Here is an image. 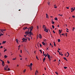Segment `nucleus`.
Masks as SVG:
<instances>
[{"label": "nucleus", "instance_id": "obj_37", "mask_svg": "<svg viewBox=\"0 0 75 75\" xmlns=\"http://www.w3.org/2000/svg\"><path fill=\"white\" fill-rule=\"evenodd\" d=\"M72 18H75V16H72Z\"/></svg>", "mask_w": 75, "mask_h": 75}, {"label": "nucleus", "instance_id": "obj_11", "mask_svg": "<svg viewBox=\"0 0 75 75\" xmlns=\"http://www.w3.org/2000/svg\"><path fill=\"white\" fill-rule=\"evenodd\" d=\"M27 27H25V28H23V30H26V29H27Z\"/></svg>", "mask_w": 75, "mask_h": 75}, {"label": "nucleus", "instance_id": "obj_59", "mask_svg": "<svg viewBox=\"0 0 75 75\" xmlns=\"http://www.w3.org/2000/svg\"><path fill=\"white\" fill-rule=\"evenodd\" d=\"M21 53H22V51L21 50Z\"/></svg>", "mask_w": 75, "mask_h": 75}, {"label": "nucleus", "instance_id": "obj_55", "mask_svg": "<svg viewBox=\"0 0 75 75\" xmlns=\"http://www.w3.org/2000/svg\"><path fill=\"white\" fill-rule=\"evenodd\" d=\"M24 36L25 37V38H27L26 37V36H25V35H24Z\"/></svg>", "mask_w": 75, "mask_h": 75}, {"label": "nucleus", "instance_id": "obj_49", "mask_svg": "<svg viewBox=\"0 0 75 75\" xmlns=\"http://www.w3.org/2000/svg\"><path fill=\"white\" fill-rule=\"evenodd\" d=\"M53 32L54 33H55V32H54V30H53Z\"/></svg>", "mask_w": 75, "mask_h": 75}, {"label": "nucleus", "instance_id": "obj_62", "mask_svg": "<svg viewBox=\"0 0 75 75\" xmlns=\"http://www.w3.org/2000/svg\"><path fill=\"white\" fill-rule=\"evenodd\" d=\"M58 50H60V48H59V49H58Z\"/></svg>", "mask_w": 75, "mask_h": 75}, {"label": "nucleus", "instance_id": "obj_33", "mask_svg": "<svg viewBox=\"0 0 75 75\" xmlns=\"http://www.w3.org/2000/svg\"><path fill=\"white\" fill-rule=\"evenodd\" d=\"M40 47H42V46L41 45L40 43Z\"/></svg>", "mask_w": 75, "mask_h": 75}, {"label": "nucleus", "instance_id": "obj_44", "mask_svg": "<svg viewBox=\"0 0 75 75\" xmlns=\"http://www.w3.org/2000/svg\"><path fill=\"white\" fill-rule=\"evenodd\" d=\"M37 29H38V30L39 27H38V26H37Z\"/></svg>", "mask_w": 75, "mask_h": 75}, {"label": "nucleus", "instance_id": "obj_32", "mask_svg": "<svg viewBox=\"0 0 75 75\" xmlns=\"http://www.w3.org/2000/svg\"><path fill=\"white\" fill-rule=\"evenodd\" d=\"M7 63H8V64H10V62L8 61V60L7 61Z\"/></svg>", "mask_w": 75, "mask_h": 75}, {"label": "nucleus", "instance_id": "obj_24", "mask_svg": "<svg viewBox=\"0 0 75 75\" xmlns=\"http://www.w3.org/2000/svg\"><path fill=\"white\" fill-rule=\"evenodd\" d=\"M4 34H3L2 33H1L0 35V37L2 35H3Z\"/></svg>", "mask_w": 75, "mask_h": 75}, {"label": "nucleus", "instance_id": "obj_34", "mask_svg": "<svg viewBox=\"0 0 75 75\" xmlns=\"http://www.w3.org/2000/svg\"><path fill=\"white\" fill-rule=\"evenodd\" d=\"M4 61H3V62H2V64H4Z\"/></svg>", "mask_w": 75, "mask_h": 75}, {"label": "nucleus", "instance_id": "obj_31", "mask_svg": "<svg viewBox=\"0 0 75 75\" xmlns=\"http://www.w3.org/2000/svg\"><path fill=\"white\" fill-rule=\"evenodd\" d=\"M33 65V64L32 63H31L30 65H29V66H32Z\"/></svg>", "mask_w": 75, "mask_h": 75}, {"label": "nucleus", "instance_id": "obj_60", "mask_svg": "<svg viewBox=\"0 0 75 75\" xmlns=\"http://www.w3.org/2000/svg\"><path fill=\"white\" fill-rule=\"evenodd\" d=\"M66 8H67V9H69V7H66Z\"/></svg>", "mask_w": 75, "mask_h": 75}, {"label": "nucleus", "instance_id": "obj_10", "mask_svg": "<svg viewBox=\"0 0 75 75\" xmlns=\"http://www.w3.org/2000/svg\"><path fill=\"white\" fill-rule=\"evenodd\" d=\"M38 73V72L37 71V70L35 72V75L37 74Z\"/></svg>", "mask_w": 75, "mask_h": 75}, {"label": "nucleus", "instance_id": "obj_16", "mask_svg": "<svg viewBox=\"0 0 75 75\" xmlns=\"http://www.w3.org/2000/svg\"><path fill=\"white\" fill-rule=\"evenodd\" d=\"M28 67H30V68H32V66L28 65Z\"/></svg>", "mask_w": 75, "mask_h": 75}, {"label": "nucleus", "instance_id": "obj_20", "mask_svg": "<svg viewBox=\"0 0 75 75\" xmlns=\"http://www.w3.org/2000/svg\"><path fill=\"white\" fill-rule=\"evenodd\" d=\"M26 69H25V70H24V71H23V73H25V71H26Z\"/></svg>", "mask_w": 75, "mask_h": 75}, {"label": "nucleus", "instance_id": "obj_30", "mask_svg": "<svg viewBox=\"0 0 75 75\" xmlns=\"http://www.w3.org/2000/svg\"><path fill=\"white\" fill-rule=\"evenodd\" d=\"M74 29H75V28H73V29H72V30L73 31H74Z\"/></svg>", "mask_w": 75, "mask_h": 75}, {"label": "nucleus", "instance_id": "obj_9", "mask_svg": "<svg viewBox=\"0 0 75 75\" xmlns=\"http://www.w3.org/2000/svg\"><path fill=\"white\" fill-rule=\"evenodd\" d=\"M58 18H57V17H55V18H54V19H55V20H56V21H58Z\"/></svg>", "mask_w": 75, "mask_h": 75}, {"label": "nucleus", "instance_id": "obj_48", "mask_svg": "<svg viewBox=\"0 0 75 75\" xmlns=\"http://www.w3.org/2000/svg\"><path fill=\"white\" fill-rule=\"evenodd\" d=\"M39 43L37 44L38 47H40L38 45Z\"/></svg>", "mask_w": 75, "mask_h": 75}, {"label": "nucleus", "instance_id": "obj_64", "mask_svg": "<svg viewBox=\"0 0 75 75\" xmlns=\"http://www.w3.org/2000/svg\"><path fill=\"white\" fill-rule=\"evenodd\" d=\"M47 56V54H46L45 55V57H46Z\"/></svg>", "mask_w": 75, "mask_h": 75}, {"label": "nucleus", "instance_id": "obj_5", "mask_svg": "<svg viewBox=\"0 0 75 75\" xmlns=\"http://www.w3.org/2000/svg\"><path fill=\"white\" fill-rule=\"evenodd\" d=\"M44 31H45L46 32H47V33H48V30L46 29V28L44 30Z\"/></svg>", "mask_w": 75, "mask_h": 75}, {"label": "nucleus", "instance_id": "obj_2", "mask_svg": "<svg viewBox=\"0 0 75 75\" xmlns=\"http://www.w3.org/2000/svg\"><path fill=\"white\" fill-rule=\"evenodd\" d=\"M33 28V27L32 26L31 27H30L29 28H27V29H28V32H29V30L30 29V30H31H31H32Z\"/></svg>", "mask_w": 75, "mask_h": 75}, {"label": "nucleus", "instance_id": "obj_4", "mask_svg": "<svg viewBox=\"0 0 75 75\" xmlns=\"http://www.w3.org/2000/svg\"><path fill=\"white\" fill-rule=\"evenodd\" d=\"M38 37L40 38H42L41 35L40 34H39L38 36Z\"/></svg>", "mask_w": 75, "mask_h": 75}, {"label": "nucleus", "instance_id": "obj_8", "mask_svg": "<svg viewBox=\"0 0 75 75\" xmlns=\"http://www.w3.org/2000/svg\"><path fill=\"white\" fill-rule=\"evenodd\" d=\"M42 28H44V29H45L46 28V27L45 25H43Z\"/></svg>", "mask_w": 75, "mask_h": 75}, {"label": "nucleus", "instance_id": "obj_35", "mask_svg": "<svg viewBox=\"0 0 75 75\" xmlns=\"http://www.w3.org/2000/svg\"><path fill=\"white\" fill-rule=\"evenodd\" d=\"M13 60H16V58H13Z\"/></svg>", "mask_w": 75, "mask_h": 75}, {"label": "nucleus", "instance_id": "obj_23", "mask_svg": "<svg viewBox=\"0 0 75 75\" xmlns=\"http://www.w3.org/2000/svg\"><path fill=\"white\" fill-rule=\"evenodd\" d=\"M57 40H58V41L59 42H60V39H58Z\"/></svg>", "mask_w": 75, "mask_h": 75}, {"label": "nucleus", "instance_id": "obj_12", "mask_svg": "<svg viewBox=\"0 0 75 75\" xmlns=\"http://www.w3.org/2000/svg\"><path fill=\"white\" fill-rule=\"evenodd\" d=\"M46 18H48V16L47 13L46 14Z\"/></svg>", "mask_w": 75, "mask_h": 75}, {"label": "nucleus", "instance_id": "obj_51", "mask_svg": "<svg viewBox=\"0 0 75 75\" xmlns=\"http://www.w3.org/2000/svg\"><path fill=\"white\" fill-rule=\"evenodd\" d=\"M18 40L17 39H16V42H18Z\"/></svg>", "mask_w": 75, "mask_h": 75}, {"label": "nucleus", "instance_id": "obj_39", "mask_svg": "<svg viewBox=\"0 0 75 75\" xmlns=\"http://www.w3.org/2000/svg\"><path fill=\"white\" fill-rule=\"evenodd\" d=\"M28 38V40L29 41H30V38Z\"/></svg>", "mask_w": 75, "mask_h": 75}, {"label": "nucleus", "instance_id": "obj_56", "mask_svg": "<svg viewBox=\"0 0 75 75\" xmlns=\"http://www.w3.org/2000/svg\"><path fill=\"white\" fill-rule=\"evenodd\" d=\"M30 70L31 71L32 70V68H30Z\"/></svg>", "mask_w": 75, "mask_h": 75}, {"label": "nucleus", "instance_id": "obj_28", "mask_svg": "<svg viewBox=\"0 0 75 75\" xmlns=\"http://www.w3.org/2000/svg\"><path fill=\"white\" fill-rule=\"evenodd\" d=\"M64 68L65 69H67V67H64Z\"/></svg>", "mask_w": 75, "mask_h": 75}, {"label": "nucleus", "instance_id": "obj_41", "mask_svg": "<svg viewBox=\"0 0 75 75\" xmlns=\"http://www.w3.org/2000/svg\"><path fill=\"white\" fill-rule=\"evenodd\" d=\"M59 31L60 33H62V31H61L60 30H59Z\"/></svg>", "mask_w": 75, "mask_h": 75}, {"label": "nucleus", "instance_id": "obj_57", "mask_svg": "<svg viewBox=\"0 0 75 75\" xmlns=\"http://www.w3.org/2000/svg\"><path fill=\"white\" fill-rule=\"evenodd\" d=\"M19 55L20 57H22L20 54H19Z\"/></svg>", "mask_w": 75, "mask_h": 75}, {"label": "nucleus", "instance_id": "obj_14", "mask_svg": "<svg viewBox=\"0 0 75 75\" xmlns=\"http://www.w3.org/2000/svg\"><path fill=\"white\" fill-rule=\"evenodd\" d=\"M45 57L43 59V61L44 62H45L44 61H45Z\"/></svg>", "mask_w": 75, "mask_h": 75}, {"label": "nucleus", "instance_id": "obj_29", "mask_svg": "<svg viewBox=\"0 0 75 75\" xmlns=\"http://www.w3.org/2000/svg\"><path fill=\"white\" fill-rule=\"evenodd\" d=\"M52 24H54V22H52Z\"/></svg>", "mask_w": 75, "mask_h": 75}, {"label": "nucleus", "instance_id": "obj_58", "mask_svg": "<svg viewBox=\"0 0 75 75\" xmlns=\"http://www.w3.org/2000/svg\"><path fill=\"white\" fill-rule=\"evenodd\" d=\"M59 54L60 55H61V53H60V52H59Z\"/></svg>", "mask_w": 75, "mask_h": 75}, {"label": "nucleus", "instance_id": "obj_43", "mask_svg": "<svg viewBox=\"0 0 75 75\" xmlns=\"http://www.w3.org/2000/svg\"><path fill=\"white\" fill-rule=\"evenodd\" d=\"M7 70H8V71H10V68H8V69H7Z\"/></svg>", "mask_w": 75, "mask_h": 75}, {"label": "nucleus", "instance_id": "obj_18", "mask_svg": "<svg viewBox=\"0 0 75 75\" xmlns=\"http://www.w3.org/2000/svg\"><path fill=\"white\" fill-rule=\"evenodd\" d=\"M5 67L7 69L8 67V65H6V66Z\"/></svg>", "mask_w": 75, "mask_h": 75}, {"label": "nucleus", "instance_id": "obj_38", "mask_svg": "<svg viewBox=\"0 0 75 75\" xmlns=\"http://www.w3.org/2000/svg\"><path fill=\"white\" fill-rule=\"evenodd\" d=\"M7 51V49H5L4 50V52H5V51Z\"/></svg>", "mask_w": 75, "mask_h": 75}, {"label": "nucleus", "instance_id": "obj_50", "mask_svg": "<svg viewBox=\"0 0 75 75\" xmlns=\"http://www.w3.org/2000/svg\"><path fill=\"white\" fill-rule=\"evenodd\" d=\"M3 47L2 46H1L0 47V48H2Z\"/></svg>", "mask_w": 75, "mask_h": 75}, {"label": "nucleus", "instance_id": "obj_27", "mask_svg": "<svg viewBox=\"0 0 75 75\" xmlns=\"http://www.w3.org/2000/svg\"><path fill=\"white\" fill-rule=\"evenodd\" d=\"M52 28L53 29H54V25H52Z\"/></svg>", "mask_w": 75, "mask_h": 75}, {"label": "nucleus", "instance_id": "obj_63", "mask_svg": "<svg viewBox=\"0 0 75 75\" xmlns=\"http://www.w3.org/2000/svg\"><path fill=\"white\" fill-rule=\"evenodd\" d=\"M20 47H21V45H20L18 47L20 48Z\"/></svg>", "mask_w": 75, "mask_h": 75}, {"label": "nucleus", "instance_id": "obj_7", "mask_svg": "<svg viewBox=\"0 0 75 75\" xmlns=\"http://www.w3.org/2000/svg\"><path fill=\"white\" fill-rule=\"evenodd\" d=\"M47 57H48V59H50V58H51V57H50V55L48 54V53H47Z\"/></svg>", "mask_w": 75, "mask_h": 75}, {"label": "nucleus", "instance_id": "obj_13", "mask_svg": "<svg viewBox=\"0 0 75 75\" xmlns=\"http://www.w3.org/2000/svg\"><path fill=\"white\" fill-rule=\"evenodd\" d=\"M42 44H43V45H45V43H44V42H42Z\"/></svg>", "mask_w": 75, "mask_h": 75}, {"label": "nucleus", "instance_id": "obj_19", "mask_svg": "<svg viewBox=\"0 0 75 75\" xmlns=\"http://www.w3.org/2000/svg\"><path fill=\"white\" fill-rule=\"evenodd\" d=\"M64 58L65 60H66V61H67V59L66 58V57H64Z\"/></svg>", "mask_w": 75, "mask_h": 75}, {"label": "nucleus", "instance_id": "obj_42", "mask_svg": "<svg viewBox=\"0 0 75 75\" xmlns=\"http://www.w3.org/2000/svg\"><path fill=\"white\" fill-rule=\"evenodd\" d=\"M48 5H49L50 4V2H48Z\"/></svg>", "mask_w": 75, "mask_h": 75}, {"label": "nucleus", "instance_id": "obj_53", "mask_svg": "<svg viewBox=\"0 0 75 75\" xmlns=\"http://www.w3.org/2000/svg\"><path fill=\"white\" fill-rule=\"evenodd\" d=\"M65 34H66V37H67V33H66Z\"/></svg>", "mask_w": 75, "mask_h": 75}, {"label": "nucleus", "instance_id": "obj_6", "mask_svg": "<svg viewBox=\"0 0 75 75\" xmlns=\"http://www.w3.org/2000/svg\"><path fill=\"white\" fill-rule=\"evenodd\" d=\"M6 31V29L4 30V29H1V31L3 33V31Z\"/></svg>", "mask_w": 75, "mask_h": 75}, {"label": "nucleus", "instance_id": "obj_21", "mask_svg": "<svg viewBox=\"0 0 75 75\" xmlns=\"http://www.w3.org/2000/svg\"><path fill=\"white\" fill-rule=\"evenodd\" d=\"M6 42V41H3L2 44H5Z\"/></svg>", "mask_w": 75, "mask_h": 75}, {"label": "nucleus", "instance_id": "obj_40", "mask_svg": "<svg viewBox=\"0 0 75 75\" xmlns=\"http://www.w3.org/2000/svg\"><path fill=\"white\" fill-rule=\"evenodd\" d=\"M62 35H63V36H64H64L65 34H64V33H63V34H62Z\"/></svg>", "mask_w": 75, "mask_h": 75}, {"label": "nucleus", "instance_id": "obj_3", "mask_svg": "<svg viewBox=\"0 0 75 75\" xmlns=\"http://www.w3.org/2000/svg\"><path fill=\"white\" fill-rule=\"evenodd\" d=\"M22 40H23L25 42H26V41L27 40L26 38L25 39L24 38H23V39H22Z\"/></svg>", "mask_w": 75, "mask_h": 75}, {"label": "nucleus", "instance_id": "obj_1", "mask_svg": "<svg viewBox=\"0 0 75 75\" xmlns=\"http://www.w3.org/2000/svg\"><path fill=\"white\" fill-rule=\"evenodd\" d=\"M32 31V29H31L30 30V32H28V31H26L25 32V34H28L30 35L29 36V37H30L31 38V39H32V36H31V35H33V34L31 33V31Z\"/></svg>", "mask_w": 75, "mask_h": 75}, {"label": "nucleus", "instance_id": "obj_15", "mask_svg": "<svg viewBox=\"0 0 75 75\" xmlns=\"http://www.w3.org/2000/svg\"><path fill=\"white\" fill-rule=\"evenodd\" d=\"M53 43H54V45L55 47H56V44L55 43V42H53Z\"/></svg>", "mask_w": 75, "mask_h": 75}, {"label": "nucleus", "instance_id": "obj_46", "mask_svg": "<svg viewBox=\"0 0 75 75\" xmlns=\"http://www.w3.org/2000/svg\"><path fill=\"white\" fill-rule=\"evenodd\" d=\"M27 52L29 54H30V53H29V52H28V51H27Z\"/></svg>", "mask_w": 75, "mask_h": 75}, {"label": "nucleus", "instance_id": "obj_25", "mask_svg": "<svg viewBox=\"0 0 75 75\" xmlns=\"http://www.w3.org/2000/svg\"><path fill=\"white\" fill-rule=\"evenodd\" d=\"M39 51L41 52V54H42V50H39Z\"/></svg>", "mask_w": 75, "mask_h": 75}, {"label": "nucleus", "instance_id": "obj_17", "mask_svg": "<svg viewBox=\"0 0 75 75\" xmlns=\"http://www.w3.org/2000/svg\"><path fill=\"white\" fill-rule=\"evenodd\" d=\"M4 57H5V58L6 59V58L8 57V56L6 55H5Z\"/></svg>", "mask_w": 75, "mask_h": 75}, {"label": "nucleus", "instance_id": "obj_47", "mask_svg": "<svg viewBox=\"0 0 75 75\" xmlns=\"http://www.w3.org/2000/svg\"><path fill=\"white\" fill-rule=\"evenodd\" d=\"M57 73V72H55V73H56V74H57L58 75V73Z\"/></svg>", "mask_w": 75, "mask_h": 75}, {"label": "nucleus", "instance_id": "obj_22", "mask_svg": "<svg viewBox=\"0 0 75 75\" xmlns=\"http://www.w3.org/2000/svg\"><path fill=\"white\" fill-rule=\"evenodd\" d=\"M71 10H72L73 11H74V9L73 8H71Z\"/></svg>", "mask_w": 75, "mask_h": 75}, {"label": "nucleus", "instance_id": "obj_54", "mask_svg": "<svg viewBox=\"0 0 75 75\" xmlns=\"http://www.w3.org/2000/svg\"><path fill=\"white\" fill-rule=\"evenodd\" d=\"M27 35H29L28 34H26V35H25V36H27Z\"/></svg>", "mask_w": 75, "mask_h": 75}, {"label": "nucleus", "instance_id": "obj_52", "mask_svg": "<svg viewBox=\"0 0 75 75\" xmlns=\"http://www.w3.org/2000/svg\"><path fill=\"white\" fill-rule=\"evenodd\" d=\"M67 53L68 54V55H69V53L68 52H67Z\"/></svg>", "mask_w": 75, "mask_h": 75}, {"label": "nucleus", "instance_id": "obj_36", "mask_svg": "<svg viewBox=\"0 0 75 75\" xmlns=\"http://www.w3.org/2000/svg\"><path fill=\"white\" fill-rule=\"evenodd\" d=\"M58 16H63V15H60V14H59L58 15Z\"/></svg>", "mask_w": 75, "mask_h": 75}, {"label": "nucleus", "instance_id": "obj_26", "mask_svg": "<svg viewBox=\"0 0 75 75\" xmlns=\"http://www.w3.org/2000/svg\"><path fill=\"white\" fill-rule=\"evenodd\" d=\"M4 69L5 70H7V69L6 68H5V67L4 68Z\"/></svg>", "mask_w": 75, "mask_h": 75}, {"label": "nucleus", "instance_id": "obj_45", "mask_svg": "<svg viewBox=\"0 0 75 75\" xmlns=\"http://www.w3.org/2000/svg\"><path fill=\"white\" fill-rule=\"evenodd\" d=\"M2 66H3V67H4V66L5 64H2Z\"/></svg>", "mask_w": 75, "mask_h": 75}, {"label": "nucleus", "instance_id": "obj_61", "mask_svg": "<svg viewBox=\"0 0 75 75\" xmlns=\"http://www.w3.org/2000/svg\"><path fill=\"white\" fill-rule=\"evenodd\" d=\"M69 54H68L67 56V57H68L69 56Z\"/></svg>", "mask_w": 75, "mask_h": 75}]
</instances>
